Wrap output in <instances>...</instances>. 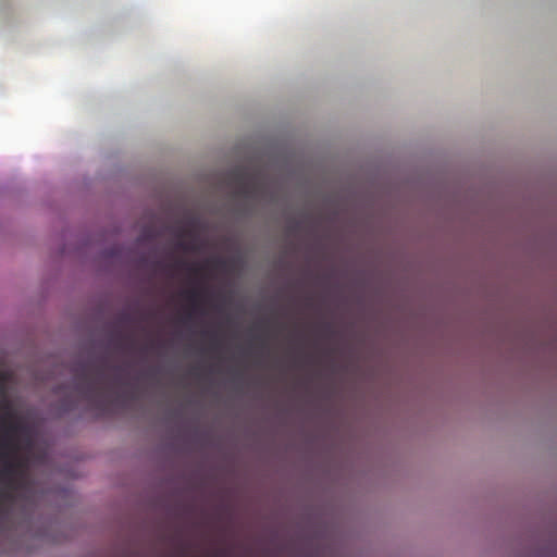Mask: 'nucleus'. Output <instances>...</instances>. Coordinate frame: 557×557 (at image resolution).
<instances>
[{
    "label": "nucleus",
    "instance_id": "f257e3e1",
    "mask_svg": "<svg viewBox=\"0 0 557 557\" xmlns=\"http://www.w3.org/2000/svg\"><path fill=\"white\" fill-rule=\"evenodd\" d=\"M18 454L0 457V535L13 527V509L18 498L26 504L27 510L34 505L33 483L27 473V465Z\"/></svg>",
    "mask_w": 557,
    "mask_h": 557
},
{
    "label": "nucleus",
    "instance_id": "f03ea898",
    "mask_svg": "<svg viewBox=\"0 0 557 557\" xmlns=\"http://www.w3.org/2000/svg\"><path fill=\"white\" fill-rule=\"evenodd\" d=\"M76 391L99 416H107L111 411L112 395L104 384V376L100 370L96 376H90L83 370L76 380Z\"/></svg>",
    "mask_w": 557,
    "mask_h": 557
},
{
    "label": "nucleus",
    "instance_id": "7ed1b4c3",
    "mask_svg": "<svg viewBox=\"0 0 557 557\" xmlns=\"http://www.w3.org/2000/svg\"><path fill=\"white\" fill-rule=\"evenodd\" d=\"M0 457L18 454L21 450V436L28 434V428L20 420L17 414L13 418H0Z\"/></svg>",
    "mask_w": 557,
    "mask_h": 557
},
{
    "label": "nucleus",
    "instance_id": "20e7f679",
    "mask_svg": "<svg viewBox=\"0 0 557 557\" xmlns=\"http://www.w3.org/2000/svg\"><path fill=\"white\" fill-rule=\"evenodd\" d=\"M205 289L200 288H193L189 290L184 292V296L191 305L193 311H198L200 308V302L203 298Z\"/></svg>",
    "mask_w": 557,
    "mask_h": 557
},
{
    "label": "nucleus",
    "instance_id": "39448f33",
    "mask_svg": "<svg viewBox=\"0 0 557 557\" xmlns=\"http://www.w3.org/2000/svg\"><path fill=\"white\" fill-rule=\"evenodd\" d=\"M234 175L237 181L238 193L243 196H249L251 194L250 181L245 176V174L242 171H236Z\"/></svg>",
    "mask_w": 557,
    "mask_h": 557
},
{
    "label": "nucleus",
    "instance_id": "423d86ee",
    "mask_svg": "<svg viewBox=\"0 0 557 557\" xmlns=\"http://www.w3.org/2000/svg\"><path fill=\"white\" fill-rule=\"evenodd\" d=\"M113 344L117 350H129L134 346V341L131 336L123 335L122 333H117L113 337Z\"/></svg>",
    "mask_w": 557,
    "mask_h": 557
},
{
    "label": "nucleus",
    "instance_id": "0eeeda50",
    "mask_svg": "<svg viewBox=\"0 0 557 557\" xmlns=\"http://www.w3.org/2000/svg\"><path fill=\"white\" fill-rule=\"evenodd\" d=\"M170 267L173 268V269H176V270L185 269V270H187L188 272H190L191 274H195V275H198L201 272V270H202V265H200L198 263H187L184 260H177L173 264H171Z\"/></svg>",
    "mask_w": 557,
    "mask_h": 557
},
{
    "label": "nucleus",
    "instance_id": "6e6552de",
    "mask_svg": "<svg viewBox=\"0 0 557 557\" xmlns=\"http://www.w3.org/2000/svg\"><path fill=\"white\" fill-rule=\"evenodd\" d=\"M14 414H16L12 401L9 399L8 396L0 398V418H13Z\"/></svg>",
    "mask_w": 557,
    "mask_h": 557
},
{
    "label": "nucleus",
    "instance_id": "1a4fd4ad",
    "mask_svg": "<svg viewBox=\"0 0 557 557\" xmlns=\"http://www.w3.org/2000/svg\"><path fill=\"white\" fill-rule=\"evenodd\" d=\"M10 380V374L7 371L0 370V398L8 396V382Z\"/></svg>",
    "mask_w": 557,
    "mask_h": 557
},
{
    "label": "nucleus",
    "instance_id": "9d476101",
    "mask_svg": "<svg viewBox=\"0 0 557 557\" xmlns=\"http://www.w3.org/2000/svg\"><path fill=\"white\" fill-rule=\"evenodd\" d=\"M176 247L178 249H182V250H189V249H191V247L189 245H187L184 240H178L176 243Z\"/></svg>",
    "mask_w": 557,
    "mask_h": 557
},
{
    "label": "nucleus",
    "instance_id": "9b49d317",
    "mask_svg": "<svg viewBox=\"0 0 557 557\" xmlns=\"http://www.w3.org/2000/svg\"><path fill=\"white\" fill-rule=\"evenodd\" d=\"M129 321H131V317H129L128 314H126V313H125V314H122V315L120 317V322H121V323H128Z\"/></svg>",
    "mask_w": 557,
    "mask_h": 557
},
{
    "label": "nucleus",
    "instance_id": "f8f14e48",
    "mask_svg": "<svg viewBox=\"0 0 557 557\" xmlns=\"http://www.w3.org/2000/svg\"><path fill=\"white\" fill-rule=\"evenodd\" d=\"M210 336H211V339H212V348L215 349L218 347L216 334L215 333H211Z\"/></svg>",
    "mask_w": 557,
    "mask_h": 557
},
{
    "label": "nucleus",
    "instance_id": "ddd939ff",
    "mask_svg": "<svg viewBox=\"0 0 557 557\" xmlns=\"http://www.w3.org/2000/svg\"><path fill=\"white\" fill-rule=\"evenodd\" d=\"M189 232H187L186 230H183L181 233H180V236H185L187 235Z\"/></svg>",
    "mask_w": 557,
    "mask_h": 557
},
{
    "label": "nucleus",
    "instance_id": "4468645a",
    "mask_svg": "<svg viewBox=\"0 0 557 557\" xmlns=\"http://www.w3.org/2000/svg\"><path fill=\"white\" fill-rule=\"evenodd\" d=\"M150 348H152V344H151V345H149V346H145V347L143 348V350H144V351H147V350H148V349H150Z\"/></svg>",
    "mask_w": 557,
    "mask_h": 557
},
{
    "label": "nucleus",
    "instance_id": "2eb2a0df",
    "mask_svg": "<svg viewBox=\"0 0 557 557\" xmlns=\"http://www.w3.org/2000/svg\"><path fill=\"white\" fill-rule=\"evenodd\" d=\"M121 370H122V368H121V367H114V371H115V372H120Z\"/></svg>",
    "mask_w": 557,
    "mask_h": 557
}]
</instances>
